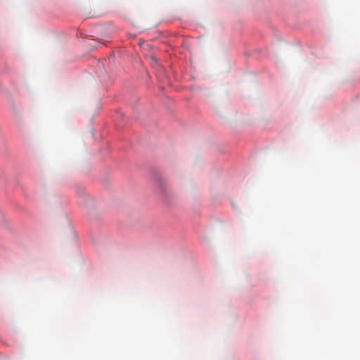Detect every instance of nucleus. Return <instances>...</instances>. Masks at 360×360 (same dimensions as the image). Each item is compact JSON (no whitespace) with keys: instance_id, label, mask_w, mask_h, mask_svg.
Instances as JSON below:
<instances>
[{"instance_id":"f257e3e1","label":"nucleus","mask_w":360,"mask_h":360,"mask_svg":"<svg viewBox=\"0 0 360 360\" xmlns=\"http://www.w3.org/2000/svg\"><path fill=\"white\" fill-rule=\"evenodd\" d=\"M151 59L155 60V58L153 56H151Z\"/></svg>"}]
</instances>
